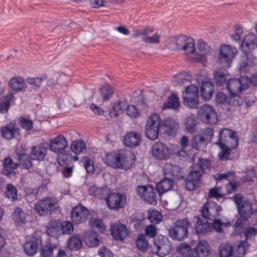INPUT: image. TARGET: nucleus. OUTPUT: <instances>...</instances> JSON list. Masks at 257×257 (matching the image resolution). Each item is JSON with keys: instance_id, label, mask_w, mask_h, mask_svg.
Wrapping results in <instances>:
<instances>
[{"instance_id": "1", "label": "nucleus", "mask_w": 257, "mask_h": 257, "mask_svg": "<svg viewBox=\"0 0 257 257\" xmlns=\"http://www.w3.org/2000/svg\"><path fill=\"white\" fill-rule=\"evenodd\" d=\"M257 38L255 35L249 33L246 35L240 46L242 49L241 61L239 63L240 72L246 73L252 67L255 57L250 51L257 47Z\"/></svg>"}, {"instance_id": "2", "label": "nucleus", "mask_w": 257, "mask_h": 257, "mask_svg": "<svg viewBox=\"0 0 257 257\" xmlns=\"http://www.w3.org/2000/svg\"><path fill=\"white\" fill-rule=\"evenodd\" d=\"M249 85V77L245 75H240L238 78L230 79L227 82V89L230 94V105H243V100L239 96V94L248 89Z\"/></svg>"}, {"instance_id": "3", "label": "nucleus", "mask_w": 257, "mask_h": 257, "mask_svg": "<svg viewBox=\"0 0 257 257\" xmlns=\"http://www.w3.org/2000/svg\"><path fill=\"white\" fill-rule=\"evenodd\" d=\"M235 204L239 217L235 221L236 228H243L244 223L249 221V219L254 214L251 202L240 193L235 194L232 197Z\"/></svg>"}, {"instance_id": "4", "label": "nucleus", "mask_w": 257, "mask_h": 257, "mask_svg": "<svg viewBox=\"0 0 257 257\" xmlns=\"http://www.w3.org/2000/svg\"><path fill=\"white\" fill-rule=\"evenodd\" d=\"M178 248L180 253L185 257H218L216 253H211V247L204 239L199 241L194 248L186 242L181 243Z\"/></svg>"}, {"instance_id": "5", "label": "nucleus", "mask_w": 257, "mask_h": 257, "mask_svg": "<svg viewBox=\"0 0 257 257\" xmlns=\"http://www.w3.org/2000/svg\"><path fill=\"white\" fill-rule=\"evenodd\" d=\"M208 163L206 160L201 161L200 164H194L191 171L187 175L185 179V186L187 190L193 191L199 187V183L202 176L205 172V168H208Z\"/></svg>"}, {"instance_id": "6", "label": "nucleus", "mask_w": 257, "mask_h": 257, "mask_svg": "<svg viewBox=\"0 0 257 257\" xmlns=\"http://www.w3.org/2000/svg\"><path fill=\"white\" fill-rule=\"evenodd\" d=\"M190 223L187 218L177 220L169 229V234L174 240H182L188 237Z\"/></svg>"}, {"instance_id": "7", "label": "nucleus", "mask_w": 257, "mask_h": 257, "mask_svg": "<svg viewBox=\"0 0 257 257\" xmlns=\"http://www.w3.org/2000/svg\"><path fill=\"white\" fill-rule=\"evenodd\" d=\"M237 53V50L228 45H222L219 50L218 60L223 66L230 67L231 61L234 56Z\"/></svg>"}, {"instance_id": "8", "label": "nucleus", "mask_w": 257, "mask_h": 257, "mask_svg": "<svg viewBox=\"0 0 257 257\" xmlns=\"http://www.w3.org/2000/svg\"><path fill=\"white\" fill-rule=\"evenodd\" d=\"M57 207L50 197H46L41 200L35 205V210L40 216H47L51 214Z\"/></svg>"}, {"instance_id": "9", "label": "nucleus", "mask_w": 257, "mask_h": 257, "mask_svg": "<svg viewBox=\"0 0 257 257\" xmlns=\"http://www.w3.org/2000/svg\"><path fill=\"white\" fill-rule=\"evenodd\" d=\"M153 240V249L156 248V253L159 256L164 257L170 253L172 246L167 237L159 235Z\"/></svg>"}, {"instance_id": "10", "label": "nucleus", "mask_w": 257, "mask_h": 257, "mask_svg": "<svg viewBox=\"0 0 257 257\" xmlns=\"http://www.w3.org/2000/svg\"><path fill=\"white\" fill-rule=\"evenodd\" d=\"M198 115L204 123L215 124L218 122V118L214 109L208 104L201 106L198 110Z\"/></svg>"}, {"instance_id": "11", "label": "nucleus", "mask_w": 257, "mask_h": 257, "mask_svg": "<svg viewBox=\"0 0 257 257\" xmlns=\"http://www.w3.org/2000/svg\"><path fill=\"white\" fill-rule=\"evenodd\" d=\"M89 210L81 204H79L73 208L71 212L72 222L75 224H79L85 222L89 217Z\"/></svg>"}, {"instance_id": "12", "label": "nucleus", "mask_w": 257, "mask_h": 257, "mask_svg": "<svg viewBox=\"0 0 257 257\" xmlns=\"http://www.w3.org/2000/svg\"><path fill=\"white\" fill-rule=\"evenodd\" d=\"M178 50H183L187 54H195L196 49L194 40L185 35L176 36Z\"/></svg>"}, {"instance_id": "13", "label": "nucleus", "mask_w": 257, "mask_h": 257, "mask_svg": "<svg viewBox=\"0 0 257 257\" xmlns=\"http://www.w3.org/2000/svg\"><path fill=\"white\" fill-rule=\"evenodd\" d=\"M220 211V207L216 202L209 201L202 206L201 216L210 221L212 220L219 216Z\"/></svg>"}, {"instance_id": "14", "label": "nucleus", "mask_w": 257, "mask_h": 257, "mask_svg": "<svg viewBox=\"0 0 257 257\" xmlns=\"http://www.w3.org/2000/svg\"><path fill=\"white\" fill-rule=\"evenodd\" d=\"M124 158V156L122 154L109 152L106 154L104 162L107 166L112 168L123 169Z\"/></svg>"}, {"instance_id": "15", "label": "nucleus", "mask_w": 257, "mask_h": 257, "mask_svg": "<svg viewBox=\"0 0 257 257\" xmlns=\"http://www.w3.org/2000/svg\"><path fill=\"white\" fill-rule=\"evenodd\" d=\"M111 235L115 240L123 241L128 235L126 226L121 223H115L110 226Z\"/></svg>"}, {"instance_id": "16", "label": "nucleus", "mask_w": 257, "mask_h": 257, "mask_svg": "<svg viewBox=\"0 0 257 257\" xmlns=\"http://www.w3.org/2000/svg\"><path fill=\"white\" fill-rule=\"evenodd\" d=\"M47 146L45 143H41L39 145L33 146L30 150L29 154L33 160L41 162L44 160L47 155Z\"/></svg>"}, {"instance_id": "17", "label": "nucleus", "mask_w": 257, "mask_h": 257, "mask_svg": "<svg viewBox=\"0 0 257 257\" xmlns=\"http://www.w3.org/2000/svg\"><path fill=\"white\" fill-rule=\"evenodd\" d=\"M124 145L130 148H135L142 142L141 135L136 131H131L125 134L123 137Z\"/></svg>"}, {"instance_id": "18", "label": "nucleus", "mask_w": 257, "mask_h": 257, "mask_svg": "<svg viewBox=\"0 0 257 257\" xmlns=\"http://www.w3.org/2000/svg\"><path fill=\"white\" fill-rule=\"evenodd\" d=\"M161 128L168 136L176 135L179 128V123L171 117H167L162 121Z\"/></svg>"}, {"instance_id": "19", "label": "nucleus", "mask_w": 257, "mask_h": 257, "mask_svg": "<svg viewBox=\"0 0 257 257\" xmlns=\"http://www.w3.org/2000/svg\"><path fill=\"white\" fill-rule=\"evenodd\" d=\"M218 140L215 144L223 143L227 144L230 140H232L235 142V146L238 145V138L236 135V132L227 128H224L219 131L218 134Z\"/></svg>"}, {"instance_id": "20", "label": "nucleus", "mask_w": 257, "mask_h": 257, "mask_svg": "<svg viewBox=\"0 0 257 257\" xmlns=\"http://www.w3.org/2000/svg\"><path fill=\"white\" fill-rule=\"evenodd\" d=\"M106 202L108 207L111 210H117L123 206L122 196L116 193H112L107 196Z\"/></svg>"}, {"instance_id": "21", "label": "nucleus", "mask_w": 257, "mask_h": 257, "mask_svg": "<svg viewBox=\"0 0 257 257\" xmlns=\"http://www.w3.org/2000/svg\"><path fill=\"white\" fill-rule=\"evenodd\" d=\"M153 156L159 160H165L169 156V151L168 147L162 142H159L152 146Z\"/></svg>"}, {"instance_id": "22", "label": "nucleus", "mask_w": 257, "mask_h": 257, "mask_svg": "<svg viewBox=\"0 0 257 257\" xmlns=\"http://www.w3.org/2000/svg\"><path fill=\"white\" fill-rule=\"evenodd\" d=\"M68 146V143L63 135H60L50 140V149L55 153H61Z\"/></svg>"}, {"instance_id": "23", "label": "nucleus", "mask_w": 257, "mask_h": 257, "mask_svg": "<svg viewBox=\"0 0 257 257\" xmlns=\"http://www.w3.org/2000/svg\"><path fill=\"white\" fill-rule=\"evenodd\" d=\"M196 218L197 220L195 225V230L198 235H201L211 232L210 222L207 221V219L202 216H197Z\"/></svg>"}, {"instance_id": "24", "label": "nucleus", "mask_w": 257, "mask_h": 257, "mask_svg": "<svg viewBox=\"0 0 257 257\" xmlns=\"http://www.w3.org/2000/svg\"><path fill=\"white\" fill-rule=\"evenodd\" d=\"M20 129L16 126L14 122L11 121L6 125L1 127L0 132L1 137L6 140H10L15 137L16 133H18Z\"/></svg>"}, {"instance_id": "25", "label": "nucleus", "mask_w": 257, "mask_h": 257, "mask_svg": "<svg viewBox=\"0 0 257 257\" xmlns=\"http://www.w3.org/2000/svg\"><path fill=\"white\" fill-rule=\"evenodd\" d=\"M214 92V86L210 81H203L200 87L201 96L205 101L210 99Z\"/></svg>"}, {"instance_id": "26", "label": "nucleus", "mask_w": 257, "mask_h": 257, "mask_svg": "<svg viewBox=\"0 0 257 257\" xmlns=\"http://www.w3.org/2000/svg\"><path fill=\"white\" fill-rule=\"evenodd\" d=\"M2 166V173L8 176L15 174V170L17 168L18 164L14 163L10 157H8L3 160Z\"/></svg>"}, {"instance_id": "27", "label": "nucleus", "mask_w": 257, "mask_h": 257, "mask_svg": "<svg viewBox=\"0 0 257 257\" xmlns=\"http://www.w3.org/2000/svg\"><path fill=\"white\" fill-rule=\"evenodd\" d=\"M174 184V182L172 179L165 178L156 184V189L159 195L161 196L163 193L170 190L173 187Z\"/></svg>"}, {"instance_id": "28", "label": "nucleus", "mask_w": 257, "mask_h": 257, "mask_svg": "<svg viewBox=\"0 0 257 257\" xmlns=\"http://www.w3.org/2000/svg\"><path fill=\"white\" fill-rule=\"evenodd\" d=\"M16 157L19 161V164L22 166L23 169L29 170L33 166L31 156L29 154L25 153H18L16 154Z\"/></svg>"}, {"instance_id": "29", "label": "nucleus", "mask_w": 257, "mask_h": 257, "mask_svg": "<svg viewBox=\"0 0 257 257\" xmlns=\"http://www.w3.org/2000/svg\"><path fill=\"white\" fill-rule=\"evenodd\" d=\"M191 142L192 148L196 150H199L201 148L206 147L211 142L208 138L201 135H195Z\"/></svg>"}, {"instance_id": "30", "label": "nucleus", "mask_w": 257, "mask_h": 257, "mask_svg": "<svg viewBox=\"0 0 257 257\" xmlns=\"http://www.w3.org/2000/svg\"><path fill=\"white\" fill-rule=\"evenodd\" d=\"M127 104V102L125 99L118 101L113 105L112 109L109 110V114L111 118L117 117L119 114L122 112L123 110L126 109Z\"/></svg>"}, {"instance_id": "31", "label": "nucleus", "mask_w": 257, "mask_h": 257, "mask_svg": "<svg viewBox=\"0 0 257 257\" xmlns=\"http://www.w3.org/2000/svg\"><path fill=\"white\" fill-rule=\"evenodd\" d=\"M12 218L17 225H22L26 222V214L20 207H16L12 214Z\"/></svg>"}, {"instance_id": "32", "label": "nucleus", "mask_w": 257, "mask_h": 257, "mask_svg": "<svg viewBox=\"0 0 257 257\" xmlns=\"http://www.w3.org/2000/svg\"><path fill=\"white\" fill-rule=\"evenodd\" d=\"M248 247V244L246 240H241L237 242L233 246L232 257H243Z\"/></svg>"}, {"instance_id": "33", "label": "nucleus", "mask_w": 257, "mask_h": 257, "mask_svg": "<svg viewBox=\"0 0 257 257\" xmlns=\"http://www.w3.org/2000/svg\"><path fill=\"white\" fill-rule=\"evenodd\" d=\"M157 191L156 189L154 188L153 186H149L148 192L146 193L143 199L152 205H156L157 204Z\"/></svg>"}, {"instance_id": "34", "label": "nucleus", "mask_w": 257, "mask_h": 257, "mask_svg": "<svg viewBox=\"0 0 257 257\" xmlns=\"http://www.w3.org/2000/svg\"><path fill=\"white\" fill-rule=\"evenodd\" d=\"M47 233L51 237H57L61 234L60 223L55 221H51L46 230Z\"/></svg>"}, {"instance_id": "35", "label": "nucleus", "mask_w": 257, "mask_h": 257, "mask_svg": "<svg viewBox=\"0 0 257 257\" xmlns=\"http://www.w3.org/2000/svg\"><path fill=\"white\" fill-rule=\"evenodd\" d=\"M180 103L178 97L175 94H172L168 98V101L164 102L163 105V109L171 108L177 110L179 107Z\"/></svg>"}, {"instance_id": "36", "label": "nucleus", "mask_w": 257, "mask_h": 257, "mask_svg": "<svg viewBox=\"0 0 257 257\" xmlns=\"http://www.w3.org/2000/svg\"><path fill=\"white\" fill-rule=\"evenodd\" d=\"M215 83L217 86H223L226 82V74L222 69L219 68L214 72Z\"/></svg>"}, {"instance_id": "37", "label": "nucleus", "mask_w": 257, "mask_h": 257, "mask_svg": "<svg viewBox=\"0 0 257 257\" xmlns=\"http://www.w3.org/2000/svg\"><path fill=\"white\" fill-rule=\"evenodd\" d=\"M13 94L3 96L0 100V113L6 114L10 107L11 102L12 100Z\"/></svg>"}, {"instance_id": "38", "label": "nucleus", "mask_w": 257, "mask_h": 257, "mask_svg": "<svg viewBox=\"0 0 257 257\" xmlns=\"http://www.w3.org/2000/svg\"><path fill=\"white\" fill-rule=\"evenodd\" d=\"M183 103L190 108L194 109L198 107L199 96L182 95Z\"/></svg>"}, {"instance_id": "39", "label": "nucleus", "mask_w": 257, "mask_h": 257, "mask_svg": "<svg viewBox=\"0 0 257 257\" xmlns=\"http://www.w3.org/2000/svg\"><path fill=\"white\" fill-rule=\"evenodd\" d=\"M220 257H230L233 255V246L228 243L220 244L219 247Z\"/></svg>"}, {"instance_id": "40", "label": "nucleus", "mask_w": 257, "mask_h": 257, "mask_svg": "<svg viewBox=\"0 0 257 257\" xmlns=\"http://www.w3.org/2000/svg\"><path fill=\"white\" fill-rule=\"evenodd\" d=\"M169 171L174 179L181 180L185 178L184 171L178 165H171Z\"/></svg>"}, {"instance_id": "41", "label": "nucleus", "mask_w": 257, "mask_h": 257, "mask_svg": "<svg viewBox=\"0 0 257 257\" xmlns=\"http://www.w3.org/2000/svg\"><path fill=\"white\" fill-rule=\"evenodd\" d=\"M99 92L103 98V101H107L110 99L113 93L112 87L108 84L101 86L99 89Z\"/></svg>"}, {"instance_id": "42", "label": "nucleus", "mask_w": 257, "mask_h": 257, "mask_svg": "<svg viewBox=\"0 0 257 257\" xmlns=\"http://www.w3.org/2000/svg\"><path fill=\"white\" fill-rule=\"evenodd\" d=\"M37 247L36 241H27L24 245V251L26 254L29 256H33L37 252Z\"/></svg>"}, {"instance_id": "43", "label": "nucleus", "mask_w": 257, "mask_h": 257, "mask_svg": "<svg viewBox=\"0 0 257 257\" xmlns=\"http://www.w3.org/2000/svg\"><path fill=\"white\" fill-rule=\"evenodd\" d=\"M18 190L12 184H8L6 187L5 192L6 196L12 201H15L18 199Z\"/></svg>"}, {"instance_id": "44", "label": "nucleus", "mask_w": 257, "mask_h": 257, "mask_svg": "<svg viewBox=\"0 0 257 257\" xmlns=\"http://www.w3.org/2000/svg\"><path fill=\"white\" fill-rule=\"evenodd\" d=\"M25 83L21 78H14L9 82V86L13 91H20L22 90Z\"/></svg>"}, {"instance_id": "45", "label": "nucleus", "mask_w": 257, "mask_h": 257, "mask_svg": "<svg viewBox=\"0 0 257 257\" xmlns=\"http://www.w3.org/2000/svg\"><path fill=\"white\" fill-rule=\"evenodd\" d=\"M149 243L144 234L139 235L136 239V246L142 251H146L148 248Z\"/></svg>"}, {"instance_id": "46", "label": "nucleus", "mask_w": 257, "mask_h": 257, "mask_svg": "<svg viewBox=\"0 0 257 257\" xmlns=\"http://www.w3.org/2000/svg\"><path fill=\"white\" fill-rule=\"evenodd\" d=\"M162 121L160 116L157 113H154L148 118L146 126H152L154 128L161 127Z\"/></svg>"}, {"instance_id": "47", "label": "nucleus", "mask_w": 257, "mask_h": 257, "mask_svg": "<svg viewBox=\"0 0 257 257\" xmlns=\"http://www.w3.org/2000/svg\"><path fill=\"white\" fill-rule=\"evenodd\" d=\"M19 122L20 126L27 132L31 131L33 128V121L24 116L20 117Z\"/></svg>"}, {"instance_id": "48", "label": "nucleus", "mask_w": 257, "mask_h": 257, "mask_svg": "<svg viewBox=\"0 0 257 257\" xmlns=\"http://www.w3.org/2000/svg\"><path fill=\"white\" fill-rule=\"evenodd\" d=\"M219 146L221 149V152L219 154L218 157L220 160L226 161L229 159L230 155V149L226 146V144L223 143L215 144Z\"/></svg>"}, {"instance_id": "49", "label": "nucleus", "mask_w": 257, "mask_h": 257, "mask_svg": "<svg viewBox=\"0 0 257 257\" xmlns=\"http://www.w3.org/2000/svg\"><path fill=\"white\" fill-rule=\"evenodd\" d=\"M82 243L80 238L72 236L68 241V246L69 248L72 250H77L82 247Z\"/></svg>"}, {"instance_id": "50", "label": "nucleus", "mask_w": 257, "mask_h": 257, "mask_svg": "<svg viewBox=\"0 0 257 257\" xmlns=\"http://www.w3.org/2000/svg\"><path fill=\"white\" fill-rule=\"evenodd\" d=\"M71 149L75 154H79L86 150L85 144L81 140L73 141L71 144Z\"/></svg>"}, {"instance_id": "51", "label": "nucleus", "mask_w": 257, "mask_h": 257, "mask_svg": "<svg viewBox=\"0 0 257 257\" xmlns=\"http://www.w3.org/2000/svg\"><path fill=\"white\" fill-rule=\"evenodd\" d=\"M161 127H155L154 128L152 126H146L145 133L147 138L151 140H155L158 138L159 135V129Z\"/></svg>"}, {"instance_id": "52", "label": "nucleus", "mask_w": 257, "mask_h": 257, "mask_svg": "<svg viewBox=\"0 0 257 257\" xmlns=\"http://www.w3.org/2000/svg\"><path fill=\"white\" fill-rule=\"evenodd\" d=\"M92 235H88L85 237L84 240L86 244L89 247H95L98 245L99 240L97 234H94V232H90Z\"/></svg>"}, {"instance_id": "53", "label": "nucleus", "mask_w": 257, "mask_h": 257, "mask_svg": "<svg viewBox=\"0 0 257 257\" xmlns=\"http://www.w3.org/2000/svg\"><path fill=\"white\" fill-rule=\"evenodd\" d=\"M185 124L188 132L193 133L196 131V119L194 117L188 116L185 119Z\"/></svg>"}, {"instance_id": "54", "label": "nucleus", "mask_w": 257, "mask_h": 257, "mask_svg": "<svg viewBox=\"0 0 257 257\" xmlns=\"http://www.w3.org/2000/svg\"><path fill=\"white\" fill-rule=\"evenodd\" d=\"M83 166L88 174H92L94 173L95 168L94 162L88 157H84L82 160Z\"/></svg>"}, {"instance_id": "55", "label": "nucleus", "mask_w": 257, "mask_h": 257, "mask_svg": "<svg viewBox=\"0 0 257 257\" xmlns=\"http://www.w3.org/2000/svg\"><path fill=\"white\" fill-rule=\"evenodd\" d=\"M61 234H71L74 231V227L72 223L69 221H64L60 224Z\"/></svg>"}, {"instance_id": "56", "label": "nucleus", "mask_w": 257, "mask_h": 257, "mask_svg": "<svg viewBox=\"0 0 257 257\" xmlns=\"http://www.w3.org/2000/svg\"><path fill=\"white\" fill-rule=\"evenodd\" d=\"M182 95L199 96L198 87L192 84L186 87L185 90L183 91Z\"/></svg>"}, {"instance_id": "57", "label": "nucleus", "mask_w": 257, "mask_h": 257, "mask_svg": "<svg viewBox=\"0 0 257 257\" xmlns=\"http://www.w3.org/2000/svg\"><path fill=\"white\" fill-rule=\"evenodd\" d=\"M25 192L26 199L29 201H33L37 199L38 190L36 188H27Z\"/></svg>"}, {"instance_id": "58", "label": "nucleus", "mask_w": 257, "mask_h": 257, "mask_svg": "<svg viewBox=\"0 0 257 257\" xmlns=\"http://www.w3.org/2000/svg\"><path fill=\"white\" fill-rule=\"evenodd\" d=\"M212 223H210V227L211 228V232L213 230L218 233H221L223 231L222 226L223 225V222L221 220L217 218L212 220Z\"/></svg>"}, {"instance_id": "59", "label": "nucleus", "mask_w": 257, "mask_h": 257, "mask_svg": "<svg viewBox=\"0 0 257 257\" xmlns=\"http://www.w3.org/2000/svg\"><path fill=\"white\" fill-rule=\"evenodd\" d=\"M216 102L219 104H222L224 102L230 104V94L229 97L222 92H217L216 94Z\"/></svg>"}, {"instance_id": "60", "label": "nucleus", "mask_w": 257, "mask_h": 257, "mask_svg": "<svg viewBox=\"0 0 257 257\" xmlns=\"http://www.w3.org/2000/svg\"><path fill=\"white\" fill-rule=\"evenodd\" d=\"M144 220L145 218L142 214H137L134 217L132 222L133 223L136 230H138L141 228Z\"/></svg>"}, {"instance_id": "61", "label": "nucleus", "mask_w": 257, "mask_h": 257, "mask_svg": "<svg viewBox=\"0 0 257 257\" xmlns=\"http://www.w3.org/2000/svg\"><path fill=\"white\" fill-rule=\"evenodd\" d=\"M154 28L151 26L142 27L135 34H134V37H140L142 35H147L149 33L153 32Z\"/></svg>"}, {"instance_id": "62", "label": "nucleus", "mask_w": 257, "mask_h": 257, "mask_svg": "<svg viewBox=\"0 0 257 257\" xmlns=\"http://www.w3.org/2000/svg\"><path fill=\"white\" fill-rule=\"evenodd\" d=\"M257 235V229L253 227H250L247 228L244 231L245 240L246 242L249 239H251L252 237H254Z\"/></svg>"}, {"instance_id": "63", "label": "nucleus", "mask_w": 257, "mask_h": 257, "mask_svg": "<svg viewBox=\"0 0 257 257\" xmlns=\"http://www.w3.org/2000/svg\"><path fill=\"white\" fill-rule=\"evenodd\" d=\"M126 114L132 118H136L139 114L138 109L134 105H128L126 109Z\"/></svg>"}, {"instance_id": "64", "label": "nucleus", "mask_w": 257, "mask_h": 257, "mask_svg": "<svg viewBox=\"0 0 257 257\" xmlns=\"http://www.w3.org/2000/svg\"><path fill=\"white\" fill-rule=\"evenodd\" d=\"M108 193V188L106 186H104L100 188H98L96 197H97L100 199H105L106 200L107 196L109 195Z\"/></svg>"}]
</instances>
